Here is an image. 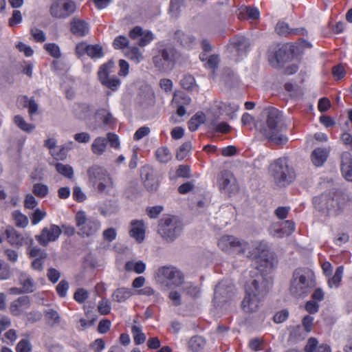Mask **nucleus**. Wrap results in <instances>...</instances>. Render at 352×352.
I'll return each mask as SVG.
<instances>
[{"label": "nucleus", "instance_id": "f8f14e48", "mask_svg": "<svg viewBox=\"0 0 352 352\" xmlns=\"http://www.w3.org/2000/svg\"><path fill=\"white\" fill-rule=\"evenodd\" d=\"M76 226L78 228V235L89 237L95 234L101 227L99 220L94 217L87 218L84 211H78L75 215Z\"/></svg>", "mask_w": 352, "mask_h": 352}, {"label": "nucleus", "instance_id": "2eb2a0df", "mask_svg": "<svg viewBox=\"0 0 352 352\" xmlns=\"http://www.w3.org/2000/svg\"><path fill=\"white\" fill-rule=\"evenodd\" d=\"M221 246L222 250L230 254H242L249 249L250 244L233 236L226 235L221 237Z\"/></svg>", "mask_w": 352, "mask_h": 352}, {"label": "nucleus", "instance_id": "de8ad7c7", "mask_svg": "<svg viewBox=\"0 0 352 352\" xmlns=\"http://www.w3.org/2000/svg\"><path fill=\"white\" fill-rule=\"evenodd\" d=\"M44 49L52 57L58 58L61 56L59 46L54 43H49L44 45Z\"/></svg>", "mask_w": 352, "mask_h": 352}, {"label": "nucleus", "instance_id": "c03bdc74", "mask_svg": "<svg viewBox=\"0 0 352 352\" xmlns=\"http://www.w3.org/2000/svg\"><path fill=\"white\" fill-rule=\"evenodd\" d=\"M129 44V41L126 36L119 35L114 38L112 45L115 50H123L128 48Z\"/></svg>", "mask_w": 352, "mask_h": 352}, {"label": "nucleus", "instance_id": "69168bd1", "mask_svg": "<svg viewBox=\"0 0 352 352\" xmlns=\"http://www.w3.org/2000/svg\"><path fill=\"white\" fill-rule=\"evenodd\" d=\"M175 36L180 42V44L184 46L192 43L195 40L194 37L188 36L179 30L175 32Z\"/></svg>", "mask_w": 352, "mask_h": 352}, {"label": "nucleus", "instance_id": "4be33fe9", "mask_svg": "<svg viewBox=\"0 0 352 352\" xmlns=\"http://www.w3.org/2000/svg\"><path fill=\"white\" fill-rule=\"evenodd\" d=\"M129 235L138 243H142L145 238L146 226L143 220H132L130 223Z\"/></svg>", "mask_w": 352, "mask_h": 352}, {"label": "nucleus", "instance_id": "6e6552de", "mask_svg": "<svg viewBox=\"0 0 352 352\" xmlns=\"http://www.w3.org/2000/svg\"><path fill=\"white\" fill-rule=\"evenodd\" d=\"M219 111L213 112L211 109L205 114L203 111H197L188 122V129L194 132L199 126L207 122L209 130L212 133H220Z\"/></svg>", "mask_w": 352, "mask_h": 352}, {"label": "nucleus", "instance_id": "09e8293b", "mask_svg": "<svg viewBox=\"0 0 352 352\" xmlns=\"http://www.w3.org/2000/svg\"><path fill=\"white\" fill-rule=\"evenodd\" d=\"M236 289L232 283H230L223 289L221 288V298L223 301L227 302L231 300L235 295Z\"/></svg>", "mask_w": 352, "mask_h": 352}, {"label": "nucleus", "instance_id": "e433bc0d", "mask_svg": "<svg viewBox=\"0 0 352 352\" xmlns=\"http://www.w3.org/2000/svg\"><path fill=\"white\" fill-rule=\"evenodd\" d=\"M276 32L280 36H287L289 34H298V29H291L289 25L283 21H280L276 26Z\"/></svg>", "mask_w": 352, "mask_h": 352}, {"label": "nucleus", "instance_id": "39448f33", "mask_svg": "<svg viewBox=\"0 0 352 352\" xmlns=\"http://www.w3.org/2000/svg\"><path fill=\"white\" fill-rule=\"evenodd\" d=\"M88 184L98 193L109 195L114 188V182L104 167L95 164L87 170Z\"/></svg>", "mask_w": 352, "mask_h": 352}, {"label": "nucleus", "instance_id": "473e14b6", "mask_svg": "<svg viewBox=\"0 0 352 352\" xmlns=\"http://www.w3.org/2000/svg\"><path fill=\"white\" fill-rule=\"evenodd\" d=\"M125 56L131 61L136 64L140 63L144 59L142 52L137 46L129 47L125 52Z\"/></svg>", "mask_w": 352, "mask_h": 352}, {"label": "nucleus", "instance_id": "a878e982", "mask_svg": "<svg viewBox=\"0 0 352 352\" xmlns=\"http://www.w3.org/2000/svg\"><path fill=\"white\" fill-rule=\"evenodd\" d=\"M221 80L226 87H234L239 84V78L237 74L230 68L224 67L221 75Z\"/></svg>", "mask_w": 352, "mask_h": 352}, {"label": "nucleus", "instance_id": "5fc2aeb1", "mask_svg": "<svg viewBox=\"0 0 352 352\" xmlns=\"http://www.w3.org/2000/svg\"><path fill=\"white\" fill-rule=\"evenodd\" d=\"M11 276V270L9 265L0 259V280L8 279Z\"/></svg>", "mask_w": 352, "mask_h": 352}, {"label": "nucleus", "instance_id": "bf43d9fd", "mask_svg": "<svg viewBox=\"0 0 352 352\" xmlns=\"http://www.w3.org/2000/svg\"><path fill=\"white\" fill-rule=\"evenodd\" d=\"M69 287V283L67 280H60L56 287V291L58 296L60 298H65L67 296Z\"/></svg>", "mask_w": 352, "mask_h": 352}, {"label": "nucleus", "instance_id": "423d86ee", "mask_svg": "<svg viewBox=\"0 0 352 352\" xmlns=\"http://www.w3.org/2000/svg\"><path fill=\"white\" fill-rule=\"evenodd\" d=\"M270 171L275 183L279 186H286L296 177L294 168L288 164L287 158L281 157L270 165Z\"/></svg>", "mask_w": 352, "mask_h": 352}, {"label": "nucleus", "instance_id": "7c9ffc66", "mask_svg": "<svg viewBox=\"0 0 352 352\" xmlns=\"http://www.w3.org/2000/svg\"><path fill=\"white\" fill-rule=\"evenodd\" d=\"M205 340L199 336L192 337L188 342V349L191 352H200L205 346Z\"/></svg>", "mask_w": 352, "mask_h": 352}, {"label": "nucleus", "instance_id": "e2e57ef3", "mask_svg": "<svg viewBox=\"0 0 352 352\" xmlns=\"http://www.w3.org/2000/svg\"><path fill=\"white\" fill-rule=\"evenodd\" d=\"M22 100L24 101V107H28V111L30 115L36 113L38 110V104L34 99L29 100L28 96H24L22 97Z\"/></svg>", "mask_w": 352, "mask_h": 352}, {"label": "nucleus", "instance_id": "338daca9", "mask_svg": "<svg viewBox=\"0 0 352 352\" xmlns=\"http://www.w3.org/2000/svg\"><path fill=\"white\" fill-rule=\"evenodd\" d=\"M246 12L248 19L256 20L260 16V12L256 8L242 6V12Z\"/></svg>", "mask_w": 352, "mask_h": 352}, {"label": "nucleus", "instance_id": "9b49d317", "mask_svg": "<svg viewBox=\"0 0 352 352\" xmlns=\"http://www.w3.org/2000/svg\"><path fill=\"white\" fill-rule=\"evenodd\" d=\"M182 230L181 223L173 216H164L159 221L158 233L166 241H173Z\"/></svg>", "mask_w": 352, "mask_h": 352}, {"label": "nucleus", "instance_id": "2f4dec72", "mask_svg": "<svg viewBox=\"0 0 352 352\" xmlns=\"http://www.w3.org/2000/svg\"><path fill=\"white\" fill-rule=\"evenodd\" d=\"M96 116L105 126H110L114 124V118L112 114L106 109H98L96 112Z\"/></svg>", "mask_w": 352, "mask_h": 352}, {"label": "nucleus", "instance_id": "58836bf2", "mask_svg": "<svg viewBox=\"0 0 352 352\" xmlns=\"http://www.w3.org/2000/svg\"><path fill=\"white\" fill-rule=\"evenodd\" d=\"M157 160L161 163H168L172 158L171 153L167 147L162 146L155 151Z\"/></svg>", "mask_w": 352, "mask_h": 352}, {"label": "nucleus", "instance_id": "49530a36", "mask_svg": "<svg viewBox=\"0 0 352 352\" xmlns=\"http://www.w3.org/2000/svg\"><path fill=\"white\" fill-rule=\"evenodd\" d=\"M192 148V144L190 142H186L183 143L177 149L176 153V157L178 160H184L189 153Z\"/></svg>", "mask_w": 352, "mask_h": 352}, {"label": "nucleus", "instance_id": "a19ab883", "mask_svg": "<svg viewBox=\"0 0 352 352\" xmlns=\"http://www.w3.org/2000/svg\"><path fill=\"white\" fill-rule=\"evenodd\" d=\"M32 192L38 198L43 199L48 195L49 188L46 184L36 183L33 185Z\"/></svg>", "mask_w": 352, "mask_h": 352}, {"label": "nucleus", "instance_id": "f704fd0d", "mask_svg": "<svg viewBox=\"0 0 352 352\" xmlns=\"http://www.w3.org/2000/svg\"><path fill=\"white\" fill-rule=\"evenodd\" d=\"M344 272V267L339 266L337 267L335 274L331 278L328 279V286L330 288H338L342 278V275Z\"/></svg>", "mask_w": 352, "mask_h": 352}, {"label": "nucleus", "instance_id": "f257e3e1", "mask_svg": "<svg viewBox=\"0 0 352 352\" xmlns=\"http://www.w3.org/2000/svg\"><path fill=\"white\" fill-rule=\"evenodd\" d=\"M269 291V280L263 275H256L245 285V295L241 302V308L245 314L256 312L262 305L264 296Z\"/></svg>", "mask_w": 352, "mask_h": 352}, {"label": "nucleus", "instance_id": "052dcab7", "mask_svg": "<svg viewBox=\"0 0 352 352\" xmlns=\"http://www.w3.org/2000/svg\"><path fill=\"white\" fill-rule=\"evenodd\" d=\"M51 155L56 160H64L67 155V150L65 146L55 148L51 151Z\"/></svg>", "mask_w": 352, "mask_h": 352}, {"label": "nucleus", "instance_id": "37998d69", "mask_svg": "<svg viewBox=\"0 0 352 352\" xmlns=\"http://www.w3.org/2000/svg\"><path fill=\"white\" fill-rule=\"evenodd\" d=\"M131 333L135 344L140 345L145 342L146 335L142 331L140 327L133 325L131 327Z\"/></svg>", "mask_w": 352, "mask_h": 352}, {"label": "nucleus", "instance_id": "cd10ccee", "mask_svg": "<svg viewBox=\"0 0 352 352\" xmlns=\"http://www.w3.org/2000/svg\"><path fill=\"white\" fill-rule=\"evenodd\" d=\"M91 105L85 102L76 103L73 111L74 116L80 120L87 118L91 115Z\"/></svg>", "mask_w": 352, "mask_h": 352}, {"label": "nucleus", "instance_id": "4468645a", "mask_svg": "<svg viewBox=\"0 0 352 352\" xmlns=\"http://www.w3.org/2000/svg\"><path fill=\"white\" fill-rule=\"evenodd\" d=\"M113 66L114 63L113 60H109L108 62L102 64L100 67L98 72V77L100 83L103 86L110 89L113 91H115L120 87L121 82L116 76L109 78V75L112 72Z\"/></svg>", "mask_w": 352, "mask_h": 352}, {"label": "nucleus", "instance_id": "aec40b11", "mask_svg": "<svg viewBox=\"0 0 352 352\" xmlns=\"http://www.w3.org/2000/svg\"><path fill=\"white\" fill-rule=\"evenodd\" d=\"M6 234L8 242L16 246H22L32 243V239L27 234H22L14 228L6 229Z\"/></svg>", "mask_w": 352, "mask_h": 352}, {"label": "nucleus", "instance_id": "864d4df0", "mask_svg": "<svg viewBox=\"0 0 352 352\" xmlns=\"http://www.w3.org/2000/svg\"><path fill=\"white\" fill-rule=\"evenodd\" d=\"M30 32L34 41L37 43H43L46 40L45 32L37 28H32Z\"/></svg>", "mask_w": 352, "mask_h": 352}, {"label": "nucleus", "instance_id": "f03ea898", "mask_svg": "<svg viewBox=\"0 0 352 352\" xmlns=\"http://www.w3.org/2000/svg\"><path fill=\"white\" fill-rule=\"evenodd\" d=\"M316 286L314 272L307 267H298L292 274L289 294L295 298H303Z\"/></svg>", "mask_w": 352, "mask_h": 352}, {"label": "nucleus", "instance_id": "a211bd4d", "mask_svg": "<svg viewBox=\"0 0 352 352\" xmlns=\"http://www.w3.org/2000/svg\"><path fill=\"white\" fill-rule=\"evenodd\" d=\"M141 178L144 187L148 192H155L159 187V182L155 176L154 170L148 166H143L140 170Z\"/></svg>", "mask_w": 352, "mask_h": 352}, {"label": "nucleus", "instance_id": "f3484780", "mask_svg": "<svg viewBox=\"0 0 352 352\" xmlns=\"http://www.w3.org/2000/svg\"><path fill=\"white\" fill-rule=\"evenodd\" d=\"M129 36L132 40H136L140 37L138 41V45L141 47L149 45L155 39V35L151 30H144L139 25L135 26L129 31Z\"/></svg>", "mask_w": 352, "mask_h": 352}, {"label": "nucleus", "instance_id": "c85d7f7f", "mask_svg": "<svg viewBox=\"0 0 352 352\" xmlns=\"http://www.w3.org/2000/svg\"><path fill=\"white\" fill-rule=\"evenodd\" d=\"M19 281L24 293H32L34 291V280L26 272H22L19 274Z\"/></svg>", "mask_w": 352, "mask_h": 352}, {"label": "nucleus", "instance_id": "a18cd8bd", "mask_svg": "<svg viewBox=\"0 0 352 352\" xmlns=\"http://www.w3.org/2000/svg\"><path fill=\"white\" fill-rule=\"evenodd\" d=\"M12 218L17 227L25 228L28 223L27 217L19 210H14L12 214Z\"/></svg>", "mask_w": 352, "mask_h": 352}, {"label": "nucleus", "instance_id": "c9c22d12", "mask_svg": "<svg viewBox=\"0 0 352 352\" xmlns=\"http://www.w3.org/2000/svg\"><path fill=\"white\" fill-rule=\"evenodd\" d=\"M125 270L128 272H134L138 274H142L146 270V264L142 261H128L125 264Z\"/></svg>", "mask_w": 352, "mask_h": 352}, {"label": "nucleus", "instance_id": "393cba45", "mask_svg": "<svg viewBox=\"0 0 352 352\" xmlns=\"http://www.w3.org/2000/svg\"><path fill=\"white\" fill-rule=\"evenodd\" d=\"M239 104L229 101L221 104V118L226 120H232L236 118Z\"/></svg>", "mask_w": 352, "mask_h": 352}, {"label": "nucleus", "instance_id": "dca6fc26", "mask_svg": "<svg viewBox=\"0 0 352 352\" xmlns=\"http://www.w3.org/2000/svg\"><path fill=\"white\" fill-rule=\"evenodd\" d=\"M62 233L61 228L55 224L43 228L41 233L35 236L37 242L43 247H46L50 242L56 241Z\"/></svg>", "mask_w": 352, "mask_h": 352}, {"label": "nucleus", "instance_id": "5701e85b", "mask_svg": "<svg viewBox=\"0 0 352 352\" xmlns=\"http://www.w3.org/2000/svg\"><path fill=\"white\" fill-rule=\"evenodd\" d=\"M340 170L346 180L352 182V155L349 152H344L340 156Z\"/></svg>", "mask_w": 352, "mask_h": 352}, {"label": "nucleus", "instance_id": "7ed1b4c3", "mask_svg": "<svg viewBox=\"0 0 352 352\" xmlns=\"http://www.w3.org/2000/svg\"><path fill=\"white\" fill-rule=\"evenodd\" d=\"M286 129L282 113L274 107L267 109L265 124L261 129L263 135L276 144H285L288 139L280 133Z\"/></svg>", "mask_w": 352, "mask_h": 352}, {"label": "nucleus", "instance_id": "79ce46f5", "mask_svg": "<svg viewBox=\"0 0 352 352\" xmlns=\"http://www.w3.org/2000/svg\"><path fill=\"white\" fill-rule=\"evenodd\" d=\"M87 55L93 59L102 58L104 56L102 46L99 44L89 45Z\"/></svg>", "mask_w": 352, "mask_h": 352}, {"label": "nucleus", "instance_id": "680f3d73", "mask_svg": "<svg viewBox=\"0 0 352 352\" xmlns=\"http://www.w3.org/2000/svg\"><path fill=\"white\" fill-rule=\"evenodd\" d=\"M23 17L21 11L14 10L12 12V16L8 20V25L10 27H14L21 23Z\"/></svg>", "mask_w": 352, "mask_h": 352}, {"label": "nucleus", "instance_id": "0e129e2a", "mask_svg": "<svg viewBox=\"0 0 352 352\" xmlns=\"http://www.w3.org/2000/svg\"><path fill=\"white\" fill-rule=\"evenodd\" d=\"M89 348L94 352H102L105 349V342L102 338H97L90 343Z\"/></svg>", "mask_w": 352, "mask_h": 352}, {"label": "nucleus", "instance_id": "774afa93", "mask_svg": "<svg viewBox=\"0 0 352 352\" xmlns=\"http://www.w3.org/2000/svg\"><path fill=\"white\" fill-rule=\"evenodd\" d=\"M163 210L164 208L162 206H148L146 208V212L151 219H156Z\"/></svg>", "mask_w": 352, "mask_h": 352}, {"label": "nucleus", "instance_id": "c756f323", "mask_svg": "<svg viewBox=\"0 0 352 352\" xmlns=\"http://www.w3.org/2000/svg\"><path fill=\"white\" fill-rule=\"evenodd\" d=\"M133 294L132 290L126 287H119L112 294V300L121 303L127 300Z\"/></svg>", "mask_w": 352, "mask_h": 352}, {"label": "nucleus", "instance_id": "ddd939ff", "mask_svg": "<svg viewBox=\"0 0 352 352\" xmlns=\"http://www.w3.org/2000/svg\"><path fill=\"white\" fill-rule=\"evenodd\" d=\"M77 9L73 0H56L50 7V13L53 18L65 19L74 14Z\"/></svg>", "mask_w": 352, "mask_h": 352}, {"label": "nucleus", "instance_id": "603ef678", "mask_svg": "<svg viewBox=\"0 0 352 352\" xmlns=\"http://www.w3.org/2000/svg\"><path fill=\"white\" fill-rule=\"evenodd\" d=\"M16 352H31L32 344L28 339H22L15 347Z\"/></svg>", "mask_w": 352, "mask_h": 352}, {"label": "nucleus", "instance_id": "4d7b16f0", "mask_svg": "<svg viewBox=\"0 0 352 352\" xmlns=\"http://www.w3.org/2000/svg\"><path fill=\"white\" fill-rule=\"evenodd\" d=\"M88 298L89 293L83 288H78L74 294V299L80 304L84 303Z\"/></svg>", "mask_w": 352, "mask_h": 352}, {"label": "nucleus", "instance_id": "3c124183", "mask_svg": "<svg viewBox=\"0 0 352 352\" xmlns=\"http://www.w3.org/2000/svg\"><path fill=\"white\" fill-rule=\"evenodd\" d=\"M184 0H170L169 12L172 16L178 17Z\"/></svg>", "mask_w": 352, "mask_h": 352}, {"label": "nucleus", "instance_id": "b1692460", "mask_svg": "<svg viewBox=\"0 0 352 352\" xmlns=\"http://www.w3.org/2000/svg\"><path fill=\"white\" fill-rule=\"evenodd\" d=\"M30 305L31 303L29 296H20L10 304V313L14 316H19L21 315L24 309H28L30 307Z\"/></svg>", "mask_w": 352, "mask_h": 352}, {"label": "nucleus", "instance_id": "8fccbe9b", "mask_svg": "<svg viewBox=\"0 0 352 352\" xmlns=\"http://www.w3.org/2000/svg\"><path fill=\"white\" fill-rule=\"evenodd\" d=\"M180 85L186 90H192L195 85V79L190 74L184 75L180 80Z\"/></svg>", "mask_w": 352, "mask_h": 352}, {"label": "nucleus", "instance_id": "72a5a7b5", "mask_svg": "<svg viewBox=\"0 0 352 352\" xmlns=\"http://www.w3.org/2000/svg\"><path fill=\"white\" fill-rule=\"evenodd\" d=\"M107 140L102 137L96 138L91 144L92 152L97 155H101L106 150Z\"/></svg>", "mask_w": 352, "mask_h": 352}, {"label": "nucleus", "instance_id": "4c0bfd02", "mask_svg": "<svg viewBox=\"0 0 352 352\" xmlns=\"http://www.w3.org/2000/svg\"><path fill=\"white\" fill-rule=\"evenodd\" d=\"M14 122L20 129L27 133L32 132L35 128L34 124L25 122L24 118L20 115L14 116Z\"/></svg>", "mask_w": 352, "mask_h": 352}, {"label": "nucleus", "instance_id": "13d9d810", "mask_svg": "<svg viewBox=\"0 0 352 352\" xmlns=\"http://www.w3.org/2000/svg\"><path fill=\"white\" fill-rule=\"evenodd\" d=\"M28 254L30 257L35 258H46L47 257V254L45 250H42L38 247H30L28 248Z\"/></svg>", "mask_w": 352, "mask_h": 352}, {"label": "nucleus", "instance_id": "bb28decb", "mask_svg": "<svg viewBox=\"0 0 352 352\" xmlns=\"http://www.w3.org/2000/svg\"><path fill=\"white\" fill-rule=\"evenodd\" d=\"M329 151L325 148H316L311 155V162L316 166H321L327 161Z\"/></svg>", "mask_w": 352, "mask_h": 352}, {"label": "nucleus", "instance_id": "6e6d98bb", "mask_svg": "<svg viewBox=\"0 0 352 352\" xmlns=\"http://www.w3.org/2000/svg\"><path fill=\"white\" fill-rule=\"evenodd\" d=\"M98 312L101 315H107L111 312V305L109 300L103 298L99 302L98 305Z\"/></svg>", "mask_w": 352, "mask_h": 352}, {"label": "nucleus", "instance_id": "ea45409f", "mask_svg": "<svg viewBox=\"0 0 352 352\" xmlns=\"http://www.w3.org/2000/svg\"><path fill=\"white\" fill-rule=\"evenodd\" d=\"M56 171L61 175L68 179L74 177L73 168L69 164H63L62 163H56L55 165Z\"/></svg>", "mask_w": 352, "mask_h": 352}, {"label": "nucleus", "instance_id": "20e7f679", "mask_svg": "<svg viewBox=\"0 0 352 352\" xmlns=\"http://www.w3.org/2000/svg\"><path fill=\"white\" fill-rule=\"evenodd\" d=\"M265 243L261 242L255 248V252L251 254L249 256L254 260V270L250 272L251 279L255 278L256 275H263L270 273L276 266L277 260L274 254L267 249Z\"/></svg>", "mask_w": 352, "mask_h": 352}, {"label": "nucleus", "instance_id": "6ab92c4d", "mask_svg": "<svg viewBox=\"0 0 352 352\" xmlns=\"http://www.w3.org/2000/svg\"><path fill=\"white\" fill-rule=\"evenodd\" d=\"M239 190V186L234 175L230 171L221 175V191L229 196L236 194Z\"/></svg>", "mask_w": 352, "mask_h": 352}, {"label": "nucleus", "instance_id": "9d476101", "mask_svg": "<svg viewBox=\"0 0 352 352\" xmlns=\"http://www.w3.org/2000/svg\"><path fill=\"white\" fill-rule=\"evenodd\" d=\"M157 283L168 287H179L184 281L183 273L173 266H162L159 267L154 275Z\"/></svg>", "mask_w": 352, "mask_h": 352}, {"label": "nucleus", "instance_id": "412c9836", "mask_svg": "<svg viewBox=\"0 0 352 352\" xmlns=\"http://www.w3.org/2000/svg\"><path fill=\"white\" fill-rule=\"evenodd\" d=\"M69 31L76 37H84L89 32V25L85 20L74 17L69 21Z\"/></svg>", "mask_w": 352, "mask_h": 352}, {"label": "nucleus", "instance_id": "1a4fd4ad", "mask_svg": "<svg viewBox=\"0 0 352 352\" xmlns=\"http://www.w3.org/2000/svg\"><path fill=\"white\" fill-rule=\"evenodd\" d=\"M250 43L249 40L242 35H237L230 39L224 52V57L230 63H236L246 54Z\"/></svg>", "mask_w": 352, "mask_h": 352}, {"label": "nucleus", "instance_id": "0eeeda50", "mask_svg": "<svg viewBox=\"0 0 352 352\" xmlns=\"http://www.w3.org/2000/svg\"><path fill=\"white\" fill-rule=\"evenodd\" d=\"M157 54L153 57V63L159 70H164L169 66H173L177 58V50L174 46L164 42L156 45Z\"/></svg>", "mask_w": 352, "mask_h": 352}]
</instances>
